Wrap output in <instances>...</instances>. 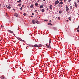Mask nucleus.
<instances>
[{"label": "nucleus", "mask_w": 79, "mask_h": 79, "mask_svg": "<svg viewBox=\"0 0 79 79\" xmlns=\"http://www.w3.org/2000/svg\"><path fill=\"white\" fill-rule=\"evenodd\" d=\"M66 11H69V8L68 6V5H66Z\"/></svg>", "instance_id": "f257e3e1"}, {"label": "nucleus", "mask_w": 79, "mask_h": 79, "mask_svg": "<svg viewBox=\"0 0 79 79\" xmlns=\"http://www.w3.org/2000/svg\"><path fill=\"white\" fill-rule=\"evenodd\" d=\"M58 3H59V1L58 0L56 1L55 3V5H57V4H58Z\"/></svg>", "instance_id": "f03ea898"}, {"label": "nucleus", "mask_w": 79, "mask_h": 79, "mask_svg": "<svg viewBox=\"0 0 79 79\" xmlns=\"http://www.w3.org/2000/svg\"><path fill=\"white\" fill-rule=\"evenodd\" d=\"M32 23L33 24H35L36 22L35 21V20H32Z\"/></svg>", "instance_id": "7ed1b4c3"}, {"label": "nucleus", "mask_w": 79, "mask_h": 79, "mask_svg": "<svg viewBox=\"0 0 79 79\" xmlns=\"http://www.w3.org/2000/svg\"><path fill=\"white\" fill-rule=\"evenodd\" d=\"M8 31L9 32H10V33H12V34H13L14 35H15V34H14V33H13V31H11L10 30H8Z\"/></svg>", "instance_id": "20e7f679"}, {"label": "nucleus", "mask_w": 79, "mask_h": 79, "mask_svg": "<svg viewBox=\"0 0 79 79\" xmlns=\"http://www.w3.org/2000/svg\"><path fill=\"white\" fill-rule=\"evenodd\" d=\"M46 46H47V47H48V48H51V46H49V45L48 46V44H46Z\"/></svg>", "instance_id": "39448f33"}, {"label": "nucleus", "mask_w": 79, "mask_h": 79, "mask_svg": "<svg viewBox=\"0 0 79 79\" xmlns=\"http://www.w3.org/2000/svg\"><path fill=\"white\" fill-rule=\"evenodd\" d=\"M74 4H75V7H77L78 5L76 3V2H74Z\"/></svg>", "instance_id": "423d86ee"}, {"label": "nucleus", "mask_w": 79, "mask_h": 79, "mask_svg": "<svg viewBox=\"0 0 79 79\" xmlns=\"http://www.w3.org/2000/svg\"><path fill=\"white\" fill-rule=\"evenodd\" d=\"M52 5H51L49 6V9L50 10H52Z\"/></svg>", "instance_id": "0eeeda50"}, {"label": "nucleus", "mask_w": 79, "mask_h": 79, "mask_svg": "<svg viewBox=\"0 0 79 79\" xmlns=\"http://www.w3.org/2000/svg\"><path fill=\"white\" fill-rule=\"evenodd\" d=\"M19 2V3H21L22 2V1L21 0H19V1H17V3H18V2Z\"/></svg>", "instance_id": "6e6552de"}, {"label": "nucleus", "mask_w": 79, "mask_h": 79, "mask_svg": "<svg viewBox=\"0 0 79 79\" xmlns=\"http://www.w3.org/2000/svg\"><path fill=\"white\" fill-rule=\"evenodd\" d=\"M14 16H16V17H18V14L16 13H15L14 14Z\"/></svg>", "instance_id": "1a4fd4ad"}, {"label": "nucleus", "mask_w": 79, "mask_h": 79, "mask_svg": "<svg viewBox=\"0 0 79 79\" xmlns=\"http://www.w3.org/2000/svg\"><path fill=\"white\" fill-rule=\"evenodd\" d=\"M17 39H18L19 40H20V41H21L22 40L23 41V40L20 38H17Z\"/></svg>", "instance_id": "9d476101"}, {"label": "nucleus", "mask_w": 79, "mask_h": 79, "mask_svg": "<svg viewBox=\"0 0 79 79\" xmlns=\"http://www.w3.org/2000/svg\"><path fill=\"white\" fill-rule=\"evenodd\" d=\"M50 44H51V40H49V46H50Z\"/></svg>", "instance_id": "9b49d317"}, {"label": "nucleus", "mask_w": 79, "mask_h": 79, "mask_svg": "<svg viewBox=\"0 0 79 79\" xmlns=\"http://www.w3.org/2000/svg\"><path fill=\"white\" fill-rule=\"evenodd\" d=\"M33 7H34V5H32L31 6L30 8H33Z\"/></svg>", "instance_id": "f8f14e48"}, {"label": "nucleus", "mask_w": 79, "mask_h": 79, "mask_svg": "<svg viewBox=\"0 0 79 79\" xmlns=\"http://www.w3.org/2000/svg\"><path fill=\"white\" fill-rule=\"evenodd\" d=\"M48 25H50V26H52V24L51 23H48Z\"/></svg>", "instance_id": "ddd939ff"}, {"label": "nucleus", "mask_w": 79, "mask_h": 79, "mask_svg": "<svg viewBox=\"0 0 79 79\" xmlns=\"http://www.w3.org/2000/svg\"><path fill=\"white\" fill-rule=\"evenodd\" d=\"M34 46L35 47H38V46L37 45V44H35Z\"/></svg>", "instance_id": "4468645a"}, {"label": "nucleus", "mask_w": 79, "mask_h": 79, "mask_svg": "<svg viewBox=\"0 0 79 79\" xmlns=\"http://www.w3.org/2000/svg\"><path fill=\"white\" fill-rule=\"evenodd\" d=\"M35 6H38V3L37 2H36L35 4Z\"/></svg>", "instance_id": "2eb2a0df"}, {"label": "nucleus", "mask_w": 79, "mask_h": 79, "mask_svg": "<svg viewBox=\"0 0 79 79\" xmlns=\"http://www.w3.org/2000/svg\"><path fill=\"white\" fill-rule=\"evenodd\" d=\"M41 11L42 12H44L45 11V10H44V9H42Z\"/></svg>", "instance_id": "dca6fc26"}, {"label": "nucleus", "mask_w": 79, "mask_h": 79, "mask_svg": "<svg viewBox=\"0 0 79 79\" xmlns=\"http://www.w3.org/2000/svg\"><path fill=\"white\" fill-rule=\"evenodd\" d=\"M61 4H63V2H60L59 3V5H61Z\"/></svg>", "instance_id": "f3484780"}, {"label": "nucleus", "mask_w": 79, "mask_h": 79, "mask_svg": "<svg viewBox=\"0 0 79 79\" xmlns=\"http://www.w3.org/2000/svg\"><path fill=\"white\" fill-rule=\"evenodd\" d=\"M36 23H37V24H40V22H39V21H37L36 22Z\"/></svg>", "instance_id": "a211bd4d"}, {"label": "nucleus", "mask_w": 79, "mask_h": 79, "mask_svg": "<svg viewBox=\"0 0 79 79\" xmlns=\"http://www.w3.org/2000/svg\"><path fill=\"white\" fill-rule=\"evenodd\" d=\"M40 8H43V6H42V5L40 6Z\"/></svg>", "instance_id": "6ab92c4d"}, {"label": "nucleus", "mask_w": 79, "mask_h": 79, "mask_svg": "<svg viewBox=\"0 0 79 79\" xmlns=\"http://www.w3.org/2000/svg\"><path fill=\"white\" fill-rule=\"evenodd\" d=\"M39 47H42V46L41 44H40L39 46Z\"/></svg>", "instance_id": "aec40b11"}, {"label": "nucleus", "mask_w": 79, "mask_h": 79, "mask_svg": "<svg viewBox=\"0 0 79 79\" xmlns=\"http://www.w3.org/2000/svg\"><path fill=\"white\" fill-rule=\"evenodd\" d=\"M29 46L30 47H34V45H29Z\"/></svg>", "instance_id": "412c9836"}, {"label": "nucleus", "mask_w": 79, "mask_h": 79, "mask_svg": "<svg viewBox=\"0 0 79 79\" xmlns=\"http://www.w3.org/2000/svg\"><path fill=\"white\" fill-rule=\"evenodd\" d=\"M9 9H10L11 8V7L10 6H8L7 7Z\"/></svg>", "instance_id": "4be33fe9"}, {"label": "nucleus", "mask_w": 79, "mask_h": 79, "mask_svg": "<svg viewBox=\"0 0 79 79\" xmlns=\"http://www.w3.org/2000/svg\"><path fill=\"white\" fill-rule=\"evenodd\" d=\"M59 13H60V14H61V13H62V11H61L60 10L59 11Z\"/></svg>", "instance_id": "5701e85b"}, {"label": "nucleus", "mask_w": 79, "mask_h": 79, "mask_svg": "<svg viewBox=\"0 0 79 79\" xmlns=\"http://www.w3.org/2000/svg\"><path fill=\"white\" fill-rule=\"evenodd\" d=\"M68 19H69V20L70 21H71V17H69L68 18Z\"/></svg>", "instance_id": "b1692460"}, {"label": "nucleus", "mask_w": 79, "mask_h": 79, "mask_svg": "<svg viewBox=\"0 0 79 79\" xmlns=\"http://www.w3.org/2000/svg\"><path fill=\"white\" fill-rule=\"evenodd\" d=\"M18 6H21V4H19L18 5Z\"/></svg>", "instance_id": "393cba45"}, {"label": "nucleus", "mask_w": 79, "mask_h": 79, "mask_svg": "<svg viewBox=\"0 0 79 79\" xmlns=\"http://www.w3.org/2000/svg\"><path fill=\"white\" fill-rule=\"evenodd\" d=\"M72 8H73V6H70V8L71 10V9H72Z\"/></svg>", "instance_id": "a878e982"}, {"label": "nucleus", "mask_w": 79, "mask_h": 79, "mask_svg": "<svg viewBox=\"0 0 79 79\" xmlns=\"http://www.w3.org/2000/svg\"><path fill=\"white\" fill-rule=\"evenodd\" d=\"M23 15H24V16H26V13H24Z\"/></svg>", "instance_id": "bb28decb"}, {"label": "nucleus", "mask_w": 79, "mask_h": 79, "mask_svg": "<svg viewBox=\"0 0 79 79\" xmlns=\"http://www.w3.org/2000/svg\"><path fill=\"white\" fill-rule=\"evenodd\" d=\"M2 79H6V78L5 77H2Z\"/></svg>", "instance_id": "cd10ccee"}, {"label": "nucleus", "mask_w": 79, "mask_h": 79, "mask_svg": "<svg viewBox=\"0 0 79 79\" xmlns=\"http://www.w3.org/2000/svg\"><path fill=\"white\" fill-rule=\"evenodd\" d=\"M23 10V7H21L20 8V10Z\"/></svg>", "instance_id": "c85d7f7f"}, {"label": "nucleus", "mask_w": 79, "mask_h": 79, "mask_svg": "<svg viewBox=\"0 0 79 79\" xmlns=\"http://www.w3.org/2000/svg\"><path fill=\"white\" fill-rule=\"evenodd\" d=\"M77 32H79V30H77Z\"/></svg>", "instance_id": "c756f323"}, {"label": "nucleus", "mask_w": 79, "mask_h": 79, "mask_svg": "<svg viewBox=\"0 0 79 79\" xmlns=\"http://www.w3.org/2000/svg\"><path fill=\"white\" fill-rule=\"evenodd\" d=\"M64 2H66V0H64Z\"/></svg>", "instance_id": "7c9ffc66"}, {"label": "nucleus", "mask_w": 79, "mask_h": 79, "mask_svg": "<svg viewBox=\"0 0 79 79\" xmlns=\"http://www.w3.org/2000/svg\"><path fill=\"white\" fill-rule=\"evenodd\" d=\"M58 20L60 19V17H58Z\"/></svg>", "instance_id": "2f4dec72"}, {"label": "nucleus", "mask_w": 79, "mask_h": 79, "mask_svg": "<svg viewBox=\"0 0 79 79\" xmlns=\"http://www.w3.org/2000/svg\"><path fill=\"white\" fill-rule=\"evenodd\" d=\"M22 42H25V41H24V40H22V41H21Z\"/></svg>", "instance_id": "473e14b6"}, {"label": "nucleus", "mask_w": 79, "mask_h": 79, "mask_svg": "<svg viewBox=\"0 0 79 79\" xmlns=\"http://www.w3.org/2000/svg\"><path fill=\"white\" fill-rule=\"evenodd\" d=\"M79 29V26H78V27L77 28V29Z\"/></svg>", "instance_id": "72a5a7b5"}, {"label": "nucleus", "mask_w": 79, "mask_h": 79, "mask_svg": "<svg viewBox=\"0 0 79 79\" xmlns=\"http://www.w3.org/2000/svg\"><path fill=\"white\" fill-rule=\"evenodd\" d=\"M37 10H35V12H37Z\"/></svg>", "instance_id": "f704fd0d"}, {"label": "nucleus", "mask_w": 79, "mask_h": 79, "mask_svg": "<svg viewBox=\"0 0 79 79\" xmlns=\"http://www.w3.org/2000/svg\"><path fill=\"white\" fill-rule=\"evenodd\" d=\"M32 15H34V14L33 13H32Z\"/></svg>", "instance_id": "c9c22d12"}, {"label": "nucleus", "mask_w": 79, "mask_h": 79, "mask_svg": "<svg viewBox=\"0 0 79 79\" xmlns=\"http://www.w3.org/2000/svg\"><path fill=\"white\" fill-rule=\"evenodd\" d=\"M0 77L1 79H3V77Z\"/></svg>", "instance_id": "e433bc0d"}, {"label": "nucleus", "mask_w": 79, "mask_h": 79, "mask_svg": "<svg viewBox=\"0 0 79 79\" xmlns=\"http://www.w3.org/2000/svg\"><path fill=\"white\" fill-rule=\"evenodd\" d=\"M22 8H23V7H24V5H22Z\"/></svg>", "instance_id": "4c0bfd02"}, {"label": "nucleus", "mask_w": 79, "mask_h": 79, "mask_svg": "<svg viewBox=\"0 0 79 79\" xmlns=\"http://www.w3.org/2000/svg\"><path fill=\"white\" fill-rule=\"evenodd\" d=\"M53 29H56V28H55V27H54Z\"/></svg>", "instance_id": "58836bf2"}, {"label": "nucleus", "mask_w": 79, "mask_h": 79, "mask_svg": "<svg viewBox=\"0 0 79 79\" xmlns=\"http://www.w3.org/2000/svg\"><path fill=\"white\" fill-rule=\"evenodd\" d=\"M71 2V0H69V2Z\"/></svg>", "instance_id": "ea45409f"}, {"label": "nucleus", "mask_w": 79, "mask_h": 79, "mask_svg": "<svg viewBox=\"0 0 79 79\" xmlns=\"http://www.w3.org/2000/svg\"><path fill=\"white\" fill-rule=\"evenodd\" d=\"M15 9H13V10H14L15 11Z\"/></svg>", "instance_id": "a19ab883"}, {"label": "nucleus", "mask_w": 79, "mask_h": 79, "mask_svg": "<svg viewBox=\"0 0 79 79\" xmlns=\"http://www.w3.org/2000/svg\"><path fill=\"white\" fill-rule=\"evenodd\" d=\"M1 27H4V26H2V25H1Z\"/></svg>", "instance_id": "79ce46f5"}, {"label": "nucleus", "mask_w": 79, "mask_h": 79, "mask_svg": "<svg viewBox=\"0 0 79 79\" xmlns=\"http://www.w3.org/2000/svg\"><path fill=\"white\" fill-rule=\"evenodd\" d=\"M62 1H63V0H60V1L61 2H62Z\"/></svg>", "instance_id": "37998d69"}, {"label": "nucleus", "mask_w": 79, "mask_h": 79, "mask_svg": "<svg viewBox=\"0 0 79 79\" xmlns=\"http://www.w3.org/2000/svg\"><path fill=\"white\" fill-rule=\"evenodd\" d=\"M49 22H52V20H50L49 21Z\"/></svg>", "instance_id": "c03bdc74"}, {"label": "nucleus", "mask_w": 79, "mask_h": 79, "mask_svg": "<svg viewBox=\"0 0 79 79\" xmlns=\"http://www.w3.org/2000/svg\"><path fill=\"white\" fill-rule=\"evenodd\" d=\"M43 1H44V2H45V0H43Z\"/></svg>", "instance_id": "a18cd8bd"}, {"label": "nucleus", "mask_w": 79, "mask_h": 79, "mask_svg": "<svg viewBox=\"0 0 79 79\" xmlns=\"http://www.w3.org/2000/svg\"><path fill=\"white\" fill-rule=\"evenodd\" d=\"M6 7H7V5L6 6Z\"/></svg>", "instance_id": "49530a36"}, {"label": "nucleus", "mask_w": 79, "mask_h": 79, "mask_svg": "<svg viewBox=\"0 0 79 79\" xmlns=\"http://www.w3.org/2000/svg\"><path fill=\"white\" fill-rule=\"evenodd\" d=\"M60 7H62V6H60Z\"/></svg>", "instance_id": "de8ad7c7"}, {"label": "nucleus", "mask_w": 79, "mask_h": 79, "mask_svg": "<svg viewBox=\"0 0 79 79\" xmlns=\"http://www.w3.org/2000/svg\"><path fill=\"white\" fill-rule=\"evenodd\" d=\"M67 21H68V20H67Z\"/></svg>", "instance_id": "09e8293b"}, {"label": "nucleus", "mask_w": 79, "mask_h": 79, "mask_svg": "<svg viewBox=\"0 0 79 79\" xmlns=\"http://www.w3.org/2000/svg\"><path fill=\"white\" fill-rule=\"evenodd\" d=\"M1 6V4H0V6Z\"/></svg>", "instance_id": "8fccbe9b"}, {"label": "nucleus", "mask_w": 79, "mask_h": 79, "mask_svg": "<svg viewBox=\"0 0 79 79\" xmlns=\"http://www.w3.org/2000/svg\"><path fill=\"white\" fill-rule=\"evenodd\" d=\"M0 41H1V40H0Z\"/></svg>", "instance_id": "3c124183"}, {"label": "nucleus", "mask_w": 79, "mask_h": 79, "mask_svg": "<svg viewBox=\"0 0 79 79\" xmlns=\"http://www.w3.org/2000/svg\"><path fill=\"white\" fill-rule=\"evenodd\" d=\"M47 10H48V9H47Z\"/></svg>", "instance_id": "603ef678"}, {"label": "nucleus", "mask_w": 79, "mask_h": 79, "mask_svg": "<svg viewBox=\"0 0 79 79\" xmlns=\"http://www.w3.org/2000/svg\"><path fill=\"white\" fill-rule=\"evenodd\" d=\"M46 21H47V20H45Z\"/></svg>", "instance_id": "864d4df0"}, {"label": "nucleus", "mask_w": 79, "mask_h": 79, "mask_svg": "<svg viewBox=\"0 0 79 79\" xmlns=\"http://www.w3.org/2000/svg\"><path fill=\"white\" fill-rule=\"evenodd\" d=\"M78 2H79V0H78Z\"/></svg>", "instance_id": "5fc2aeb1"}, {"label": "nucleus", "mask_w": 79, "mask_h": 79, "mask_svg": "<svg viewBox=\"0 0 79 79\" xmlns=\"http://www.w3.org/2000/svg\"><path fill=\"white\" fill-rule=\"evenodd\" d=\"M33 16H31V17H32Z\"/></svg>", "instance_id": "6e6d98bb"}, {"label": "nucleus", "mask_w": 79, "mask_h": 79, "mask_svg": "<svg viewBox=\"0 0 79 79\" xmlns=\"http://www.w3.org/2000/svg\"><path fill=\"white\" fill-rule=\"evenodd\" d=\"M39 0H40H40H38V1H39Z\"/></svg>", "instance_id": "4d7b16f0"}]
</instances>
